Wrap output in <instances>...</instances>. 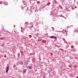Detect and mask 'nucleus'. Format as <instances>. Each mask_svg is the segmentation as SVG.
Segmentation results:
<instances>
[{
    "instance_id": "nucleus-15",
    "label": "nucleus",
    "mask_w": 78,
    "mask_h": 78,
    "mask_svg": "<svg viewBox=\"0 0 78 78\" xmlns=\"http://www.w3.org/2000/svg\"><path fill=\"white\" fill-rule=\"evenodd\" d=\"M4 39L3 38H1V40H3Z\"/></svg>"
},
{
    "instance_id": "nucleus-3",
    "label": "nucleus",
    "mask_w": 78,
    "mask_h": 78,
    "mask_svg": "<svg viewBox=\"0 0 78 78\" xmlns=\"http://www.w3.org/2000/svg\"><path fill=\"white\" fill-rule=\"evenodd\" d=\"M50 38L51 39H57V37L54 36H51L50 37Z\"/></svg>"
},
{
    "instance_id": "nucleus-18",
    "label": "nucleus",
    "mask_w": 78,
    "mask_h": 78,
    "mask_svg": "<svg viewBox=\"0 0 78 78\" xmlns=\"http://www.w3.org/2000/svg\"><path fill=\"white\" fill-rule=\"evenodd\" d=\"M27 8V7H23V8L24 9V8Z\"/></svg>"
},
{
    "instance_id": "nucleus-22",
    "label": "nucleus",
    "mask_w": 78,
    "mask_h": 78,
    "mask_svg": "<svg viewBox=\"0 0 78 78\" xmlns=\"http://www.w3.org/2000/svg\"><path fill=\"white\" fill-rule=\"evenodd\" d=\"M71 27H73V25H71Z\"/></svg>"
},
{
    "instance_id": "nucleus-9",
    "label": "nucleus",
    "mask_w": 78,
    "mask_h": 78,
    "mask_svg": "<svg viewBox=\"0 0 78 78\" xmlns=\"http://www.w3.org/2000/svg\"><path fill=\"white\" fill-rule=\"evenodd\" d=\"M42 41V39H39L37 41Z\"/></svg>"
},
{
    "instance_id": "nucleus-16",
    "label": "nucleus",
    "mask_w": 78,
    "mask_h": 78,
    "mask_svg": "<svg viewBox=\"0 0 78 78\" xmlns=\"http://www.w3.org/2000/svg\"><path fill=\"white\" fill-rule=\"evenodd\" d=\"M23 3H25V1H23Z\"/></svg>"
},
{
    "instance_id": "nucleus-25",
    "label": "nucleus",
    "mask_w": 78,
    "mask_h": 78,
    "mask_svg": "<svg viewBox=\"0 0 78 78\" xmlns=\"http://www.w3.org/2000/svg\"><path fill=\"white\" fill-rule=\"evenodd\" d=\"M75 1H76V0H74Z\"/></svg>"
},
{
    "instance_id": "nucleus-12",
    "label": "nucleus",
    "mask_w": 78,
    "mask_h": 78,
    "mask_svg": "<svg viewBox=\"0 0 78 78\" xmlns=\"http://www.w3.org/2000/svg\"><path fill=\"white\" fill-rule=\"evenodd\" d=\"M51 28H52V29L53 30H55V29L53 28V27H52Z\"/></svg>"
},
{
    "instance_id": "nucleus-6",
    "label": "nucleus",
    "mask_w": 78,
    "mask_h": 78,
    "mask_svg": "<svg viewBox=\"0 0 78 78\" xmlns=\"http://www.w3.org/2000/svg\"><path fill=\"white\" fill-rule=\"evenodd\" d=\"M20 61H18V62H17V63H16L17 65L18 66V65H19V64H20Z\"/></svg>"
},
{
    "instance_id": "nucleus-20",
    "label": "nucleus",
    "mask_w": 78,
    "mask_h": 78,
    "mask_svg": "<svg viewBox=\"0 0 78 78\" xmlns=\"http://www.w3.org/2000/svg\"><path fill=\"white\" fill-rule=\"evenodd\" d=\"M66 44H67V42L66 41L65 42Z\"/></svg>"
},
{
    "instance_id": "nucleus-19",
    "label": "nucleus",
    "mask_w": 78,
    "mask_h": 78,
    "mask_svg": "<svg viewBox=\"0 0 78 78\" xmlns=\"http://www.w3.org/2000/svg\"><path fill=\"white\" fill-rule=\"evenodd\" d=\"M21 29H23V27H21Z\"/></svg>"
},
{
    "instance_id": "nucleus-2",
    "label": "nucleus",
    "mask_w": 78,
    "mask_h": 78,
    "mask_svg": "<svg viewBox=\"0 0 78 78\" xmlns=\"http://www.w3.org/2000/svg\"><path fill=\"white\" fill-rule=\"evenodd\" d=\"M28 28H33V23H30V26H28Z\"/></svg>"
},
{
    "instance_id": "nucleus-17",
    "label": "nucleus",
    "mask_w": 78,
    "mask_h": 78,
    "mask_svg": "<svg viewBox=\"0 0 78 78\" xmlns=\"http://www.w3.org/2000/svg\"><path fill=\"white\" fill-rule=\"evenodd\" d=\"M67 32V30H65V32L66 33V32Z\"/></svg>"
},
{
    "instance_id": "nucleus-23",
    "label": "nucleus",
    "mask_w": 78,
    "mask_h": 78,
    "mask_svg": "<svg viewBox=\"0 0 78 78\" xmlns=\"http://www.w3.org/2000/svg\"><path fill=\"white\" fill-rule=\"evenodd\" d=\"M3 31H5V30H3Z\"/></svg>"
},
{
    "instance_id": "nucleus-21",
    "label": "nucleus",
    "mask_w": 78,
    "mask_h": 78,
    "mask_svg": "<svg viewBox=\"0 0 78 78\" xmlns=\"http://www.w3.org/2000/svg\"><path fill=\"white\" fill-rule=\"evenodd\" d=\"M21 53H22V51H21Z\"/></svg>"
},
{
    "instance_id": "nucleus-1",
    "label": "nucleus",
    "mask_w": 78,
    "mask_h": 78,
    "mask_svg": "<svg viewBox=\"0 0 78 78\" xmlns=\"http://www.w3.org/2000/svg\"><path fill=\"white\" fill-rule=\"evenodd\" d=\"M23 62L24 63V65H26V66H27L28 65V63H27V61L26 60H24L23 61Z\"/></svg>"
},
{
    "instance_id": "nucleus-24",
    "label": "nucleus",
    "mask_w": 78,
    "mask_h": 78,
    "mask_svg": "<svg viewBox=\"0 0 78 78\" xmlns=\"http://www.w3.org/2000/svg\"><path fill=\"white\" fill-rule=\"evenodd\" d=\"M76 78H78V77H77Z\"/></svg>"
},
{
    "instance_id": "nucleus-4",
    "label": "nucleus",
    "mask_w": 78,
    "mask_h": 78,
    "mask_svg": "<svg viewBox=\"0 0 78 78\" xmlns=\"http://www.w3.org/2000/svg\"><path fill=\"white\" fill-rule=\"evenodd\" d=\"M8 70H9V66H7L6 68V73H8Z\"/></svg>"
},
{
    "instance_id": "nucleus-8",
    "label": "nucleus",
    "mask_w": 78,
    "mask_h": 78,
    "mask_svg": "<svg viewBox=\"0 0 78 78\" xmlns=\"http://www.w3.org/2000/svg\"><path fill=\"white\" fill-rule=\"evenodd\" d=\"M27 72V70H26V69H25L23 71V73H25Z\"/></svg>"
},
{
    "instance_id": "nucleus-5",
    "label": "nucleus",
    "mask_w": 78,
    "mask_h": 78,
    "mask_svg": "<svg viewBox=\"0 0 78 78\" xmlns=\"http://www.w3.org/2000/svg\"><path fill=\"white\" fill-rule=\"evenodd\" d=\"M20 65H21V66H24V65H23V62L22 61H20Z\"/></svg>"
},
{
    "instance_id": "nucleus-11",
    "label": "nucleus",
    "mask_w": 78,
    "mask_h": 78,
    "mask_svg": "<svg viewBox=\"0 0 78 78\" xmlns=\"http://www.w3.org/2000/svg\"><path fill=\"white\" fill-rule=\"evenodd\" d=\"M62 4H63V5H64V1L62 2Z\"/></svg>"
},
{
    "instance_id": "nucleus-7",
    "label": "nucleus",
    "mask_w": 78,
    "mask_h": 78,
    "mask_svg": "<svg viewBox=\"0 0 78 78\" xmlns=\"http://www.w3.org/2000/svg\"><path fill=\"white\" fill-rule=\"evenodd\" d=\"M28 68H29V69H32V67L31 66H28Z\"/></svg>"
},
{
    "instance_id": "nucleus-14",
    "label": "nucleus",
    "mask_w": 78,
    "mask_h": 78,
    "mask_svg": "<svg viewBox=\"0 0 78 78\" xmlns=\"http://www.w3.org/2000/svg\"><path fill=\"white\" fill-rule=\"evenodd\" d=\"M74 9V7H73L72 8V9L73 10V9Z\"/></svg>"
},
{
    "instance_id": "nucleus-10",
    "label": "nucleus",
    "mask_w": 78,
    "mask_h": 78,
    "mask_svg": "<svg viewBox=\"0 0 78 78\" xmlns=\"http://www.w3.org/2000/svg\"><path fill=\"white\" fill-rule=\"evenodd\" d=\"M76 32L78 33V29H76V30H75Z\"/></svg>"
},
{
    "instance_id": "nucleus-13",
    "label": "nucleus",
    "mask_w": 78,
    "mask_h": 78,
    "mask_svg": "<svg viewBox=\"0 0 78 78\" xmlns=\"http://www.w3.org/2000/svg\"><path fill=\"white\" fill-rule=\"evenodd\" d=\"M4 5H7V3H4Z\"/></svg>"
}]
</instances>
